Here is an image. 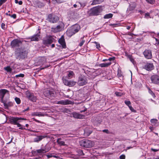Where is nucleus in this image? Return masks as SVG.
Wrapping results in <instances>:
<instances>
[{
	"instance_id": "obj_1",
	"label": "nucleus",
	"mask_w": 159,
	"mask_h": 159,
	"mask_svg": "<svg viewBox=\"0 0 159 159\" xmlns=\"http://www.w3.org/2000/svg\"><path fill=\"white\" fill-rule=\"evenodd\" d=\"M26 54V51L24 48H18L15 52V55L16 59L19 60L24 58Z\"/></svg>"
},
{
	"instance_id": "obj_2",
	"label": "nucleus",
	"mask_w": 159,
	"mask_h": 159,
	"mask_svg": "<svg viewBox=\"0 0 159 159\" xmlns=\"http://www.w3.org/2000/svg\"><path fill=\"white\" fill-rule=\"evenodd\" d=\"M80 144L81 147L89 148L92 147L94 143L93 141L90 140L84 139L80 142Z\"/></svg>"
},
{
	"instance_id": "obj_3",
	"label": "nucleus",
	"mask_w": 159,
	"mask_h": 159,
	"mask_svg": "<svg viewBox=\"0 0 159 159\" xmlns=\"http://www.w3.org/2000/svg\"><path fill=\"white\" fill-rule=\"evenodd\" d=\"M43 94L45 96L50 98V97H55V92L53 89L48 88L44 89Z\"/></svg>"
},
{
	"instance_id": "obj_4",
	"label": "nucleus",
	"mask_w": 159,
	"mask_h": 159,
	"mask_svg": "<svg viewBox=\"0 0 159 159\" xmlns=\"http://www.w3.org/2000/svg\"><path fill=\"white\" fill-rule=\"evenodd\" d=\"M102 11V7L101 6H98L95 7L90 10L89 14L90 16H97Z\"/></svg>"
},
{
	"instance_id": "obj_5",
	"label": "nucleus",
	"mask_w": 159,
	"mask_h": 159,
	"mask_svg": "<svg viewBox=\"0 0 159 159\" xmlns=\"http://www.w3.org/2000/svg\"><path fill=\"white\" fill-rule=\"evenodd\" d=\"M80 29L79 25H75L73 26L70 30H67V33L70 36H71L78 32Z\"/></svg>"
},
{
	"instance_id": "obj_6",
	"label": "nucleus",
	"mask_w": 159,
	"mask_h": 159,
	"mask_svg": "<svg viewBox=\"0 0 159 159\" xmlns=\"http://www.w3.org/2000/svg\"><path fill=\"white\" fill-rule=\"evenodd\" d=\"M88 82L87 77L84 75H80L79 77L78 84L80 86L85 85Z\"/></svg>"
},
{
	"instance_id": "obj_7",
	"label": "nucleus",
	"mask_w": 159,
	"mask_h": 159,
	"mask_svg": "<svg viewBox=\"0 0 159 159\" xmlns=\"http://www.w3.org/2000/svg\"><path fill=\"white\" fill-rule=\"evenodd\" d=\"M26 94L27 98L31 101L35 102L36 101L37 98L33 93L27 91L26 92Z\"/></svg>"
},
{
	"instance_id": "obj_8",
	"label": "nucleus",
	"mask_w": 159,
	"mask_h": 159,
	"mask_svg": "<svg viewBox=\"0 0 159 159\" xmlns=\"http://www.w3.org/2000/svg\"><path fill=\"white\" fill-rule=\"evenodd\" d=\"M48 20L51 23H56L59 20L58 17L52 14H50L48 16Z\"/></svg>"
},
{
	"instance_id": "obj_9",
	"label": "nucleus",
	"mask_w": 159,
	"mask_h": 159,
	"mask_svg": "<svg viewBox=\"0 0 159 159\" xmlns=\"http://www.w3.org/2000/svg\"><path fill=\"white\" fill-rule=\"evenodd\" d=\"M22 44L21 41L17 39H15L11 41V45L12 48H14L20 46Z\"/></svg>"
},
{
	"instance_id": "obj_10",
	"label": "nucleus",
	"mask_w": 159,
	"mask_h": 159,
	"mask_svg": "<svg viewBox=\"0 0 159 159\" xmlns=\"http://www.w3.org/2000/svg\"><path fill=\"white\" fill-rule=\"evenodd\" d=\"M152 83L157 85H159V76L157 75H152L151 77Z\"/></svg>"
},
{
	"instance_id": "obj_11",
	"label": "nucleus",
	"mask_w": 159,
	"mask_h": 159,
	"mask_svg": "<svg viewBox=\"0 0 159 159\" xmlns=\"http://www.w3.org/2000/svg\"><path fill=\"white\" fill-rule=\"evenodd\" d=\"M25 120L24 118L21 117H12L10 119V121L11 123L16 125L17 122H20V120Z\"/></svg>"
},
{
	"instance_id": "obj_12",
	"label": "nucleus",
	"mask_w": 159,
	"mask_h": 159,
	"mask_svg": "<svg viewBox=\"0 0 159 159\" xmlns=\"http://www.w3.org/2000/svg\"><path fill=\"white\" fill-rule=\"evenodd\" d=\"M143 54L145 57L148 59H150L152 58V56L151 50L146 49L143 52Z\"/></svg>"
},
{
	"instance_id": "obj_13",
	"label": "nucleus",
	"mask_w": 159,
	"mask_h": 159,
	"mask_svg": "<svg viewBox=\"0 0 159 159\" xmlns=\"http://www.w3.org/2000/svg\"><path fill=\"white\" fill-rule=\"evenodd\" d=\"M54 40L53 38L51 36H49L47 37L46 39L43 40V43L46 45L51 44L53 42Z\"/></svg>"
},
{
	"instance_id": "obj_14",
	"label": "nucleus",
	"mask_w": 159,
	"mask_h": 159,
	"mask_svg": "<svg viewBox=\"0 0 159 159\" xmlns=\"http://www.w3.org/2000/svg\"><path fill=\"white\" fill-rule=\"evenodd\" d=\"M63 82L65 85L70 87L74 86L75 85L76 83V82L73 81H69L66 79L63 80Z\"/></svg>"
},
{
	"instance_id": "obj_15",
	"label": "nucleus",
	"mask_w": 159,
	"mask_h": 159,
	"mask_svg": "<svg viewBox=\"0 0 159 159\" xmlns=\"http://www.w3.org/2000/svg\"><path fill=\"white\" fill-rule=\"evenodd\" d=\"M40 29L38 28V31H37V34L31 37L30 39L32 41H38L39 38Z\"/></svg>"
},
{
	"instance_id": "obj_16",
	"label": "nucleus",
	"mask_w": 159,
	"mask_h": 159,
	"mask_svg": "<svg viewBox=\"0 0 159 159\" xmlns=\"http://www.w3.org/2000/svg\"><path fill=\"white\" fill-rule=\"evenodd\" d=\"M154 66L152 63H147L144 65L143 68L148 71H151L154 69Z\"/></svg>"
},
{
	"instance_id": "obj_17",
	"label": "nucleus",
	"mask_w": 159,
	"mask_h": 159,
	"mask_svg": "<svg viewBox=\"0 0 159 159\" xmlns=\"http://www.w3.org/2000/svg\"><path fill=\"white\" fill-rule=\"evenodd\" d=\"M72 103V102L71 101H69V100L66 99L65 100H61L59 101H58L56 103L57 104L66 105L71 104Z\"/></svg>"
},
{
	"instance_id": "obj_18",
	"label": "nucleus",
	"mask_w": 159,
	"mask_h": 159,
	"mask_svg": "<svg viewBox=\"0 0 159 159\" xmlns=\"http://www.w3.org/2000/svg\"><path fill=\"white\" fill-rule=\"evenodd\" d=\"M59 43L62 46L63 48H66V45L65 42V40L63 36H62L58 40Z\"/></svg>"
},
{
	"instance_id": "obj_19",
	"label": "nucleus",
	"mask_w": 159,
	"mask_h": 159,
	"mask_svg": "<svg viewBox=\"0 0 159 159\" xmlns=\"http://www.w3.org/2000/svg\"><path fill=\"white\" fill-rule=\"evenodd\" d=\"M47 136L44 135H38L34 139V141L35 142H39L41 141L43 139L47 137Z\"/></svg>"
},
{
	"instance_id": "obj_20",
	"label": "nucleus",
	"mask_w": 159,
	"mask_h": 159,
	"mask_svg": "<svg viewBox=\"0 0 159 159\" xmlns=\"http://www.w3.org/2000/svg\"><path fill=\"white\" fill-rule=\"evenodd\" d=\"M74 117L77 119H82L84 117V115H81L76 112H74L73 113Z\"/></svg>"
},
{
	"instance_id": "obj_21",
	"label": "nucleus",
	"mask_w": 159,
	"mask_h": 159,
	"mask_svg": "<svg viewBox=\"0 0 159 159\" xmlns=\"http://www.w3.org/2000/svg\"><path fill=\"white\" fill-rule=\"evenodd\" d=\"M50 150L49 148H47V146H45V148H41L40 149L36 150L37 153H45L48 152Z\"/></svg>"
},
{
	"instance_id": "obj_22",
	"label": "nucleus",
	"mask_w": 159,
	"mask_h": 159,
	"mask_svg": "<svg viewBox=\"0 0 159 159\" xmlns=\"http://www.w3.org/2000/svg\"><path fill=\"white\" fill-rule=\"evenodd\" d=\"M136 6V3L134 2H131L127 9V11H133L135 9Z\"/></svg>"
},
{
	"instance_id": "obj_23",
	"label": "nucleus",
	"mask_w": 159,
	"mask_h": 159,
	"mask_svg": "<svg viewBox=\"0 0 159 159\" xmlns=\"http://www.w3.org/2000/svg\"><path fill=\"white\" fill-rule=\"evenodd\" d=\"M8 91L6 89H1L0 90V97L3 99L5 95Z\"/></svg>"
},
{
	"instance_id": "obj_24",
	"label": "nucleus",
	"mask_w": 159,
	"mask_h": 159,
	"mask_svg": "<svg viewBox=\"0 0 159 159\" xmlns=\"http://www.w3.org/2000/svg\"><path fill=\"white\" fill-rule=\"evenodd\" d=\"M4 105L5 109H7L9 107L12 106L13 104L12 102H4Z\"/></svg>"
},
{
	"instance_id": "obj_25",
	"label": "nucleus",
	"mask_w": 159,
	"mask_h": 159,
	"mask_svg": "<svg viewBox=\"0 0 159 159\" xmlns=\"http://www.w3.org/2000/svg\"><path fill=\"white\" fill-rule=\"evenodd\" d=\"M31 115L32 116H44V114H43L41 112H34L32 113Z\"/></svg>"
},
{
	"instance_id": "obj_26",
	"label": "nucleus",
	"mask_w": 159,
	"mask_h": 159,
	"mask_svg": "<svg viewBox=\"0 0 159 159\" xmlns=\"http://www.w3.org/2000/svg\"><path fill=\"white\" fill-rule=\"evenodd\" d=\"M67 72L68 73L67 77L68 79H71L74 77L75 75L73 71L70 70L67 71Z\"/></svg>"
},
{
	"instance_id": "obj_27",
	"label": "nucleus",
	"mask_w": 159,
	"mask_h": 159,
	"mask_svg": "<svg viewBox=\"0 0 159 159\" xmlns=\"http://www.w3.org/2000/svg\"><path fill=\"white\" fill-rule=\"evenodd\" d=\"M57 142L60 146H65L66 145L65 142L63 141H61V138L58 139L57 141Z\"/></svg>"
},
{
	"instance_id": "obj_28",
	"label": "nucleus",
	"mask_w": 159,
	"mask_h": 159,
	"mask_svg": "<svg viewBox=\"0 0 159 159\" xmlns=\"http://www.w3.org/2000/svg\"><path fill=\"white\" fill-rule=\"evenodd\" d=\"M86 40L84 36H83L80 39V41L79 46L80 47H81L85 42Z\"/></svg>"
},
{
	"instance_id": "obj_29",
	"label": "nucleus",
	"mask_w": 159,
	"mask_h": 159,
	"mask_svg": "<svg viewBox=\"0 0 159 159\" xmlns=\"http://www.w3.org/2000/svg\"><path fill=\"white\" fill-rule=\"evenodd\" d=\"M111 64V62H109L107 63H103L99 64V66L101 67H107L110 66Z\"/></svg>"
},
{
	"instance_id": "obj_30",
	"label": "nucleus",
	"mask_w": 159,
	"mask_h": 159,
	"mask_svg": "<svg viewBox=\"0 0 159 159\" xmlns=\"http://www.w3.org/2000/svg\"><path fill=\"white\" fill-rule=\"evenodd\" d=\"M158 120L156 119H152L150 120L151 123L152 124L153 126H156V124L157 123Z\"/></svg>"
},
{
	"instance_id": "obj_31",
	"label": "nucleus",
	"mask_w": 159,
	"mask_h": 159,
	"mask_svg": "<svg viewBox=\"0 0 159 159\" xmlns=\"http://www.w3.org/2000/svg\"><path fill=\"white\" fill-rule=\"evenodd\" d=\"M101 2V0H93L91 4V5H95L100 4Z\"/></svg>"
},
{
	"instance_id": "obj_32",
	"label": "nucleus",
	"mask_w": 159,
	"mask_h": 159,
	"mask_svg": "<svg viewBox=\"0 0 159 159\" xmlns=\"http://www.w3.org/2000/svg\"><path fill=\"white\" fill-rule=\"evenodd\" d=\"M113 16V14L111 13H109L108 14L105 15L104 17L105 19H109L111 18Z\"/></svg>"
},
{
	"instance_id": "obj_33",
	"label": "nucleus",
	"mask_w": 159,
	"mask_h": 159,
	"mask_svg": "<svg viewBox=\"0 0 159 159\" xmlns=\"http://www.w3.org/2000/svg\"><path fill=\"white\" fill-rule=\"evenodd\" d=\"M4 69L7 72H11L12 71V69L9 66H8L4 68Z\"/></svg>"
},
{
	"instance_id": "obj_34",
	"label": "nucleus",
	"mask_w": 159,
	"mask_h": 159,
	"mask_svg": "<svg viewBox=\"0 0 159 159\" xmlns=\"http://www.w3.org/2000/svg\"><path fill=\"white\" fill-rule=\"evenodd\" d=\"M129 58L130 61L134 65L136 64V62L134 59L133 58L132 56L131 55H129L128 56Z\"/></svg>"
},
{
	"instance_id": "obj_35",
	"label": "nucleus",
	"mask_w": 159,
	"mask_h": 159,
	"mask_svg": "<svg viewBox=\"0 0 159 159\" xmlns=\"http://www.w3.org/2000/svg\"><path fill=\"white\" fill-rule=\"evenodd\" d=\"M91 133L92 131L91 130H90L88 132H87L86 129H85L84 130V134L85 136H89Z\"/></svg>"
},
{
	"instance_id": "obj_36",
	"label": "nucleus",
	"mask_w": 159,
	"mask_h": 159,
	"mask_svg": "<svg viewBox=\"0 0 159 159\" xmlns=\"http://www.w3.org/2000/svg\"><path fill=\"white\" fill-rule=\"evenodd\" d=\"M15 100L18 104H19L21 102V100L19 98L17 97H16L15 98Z\"/></svg>"
},
{
	"instance_id": "obj_37",
	"label": "nucleus",
	"mask_w": 159,
	"mask_h": 159,
	"mask_svg": "<svg viewBox=\"0 0 159 159\" xmlns=\"http://www.w3.org/2000/svg\"><path fill=\"white\" fill-rule=\"evenodd\" d=\"M6 15H8L10 16L11 17L14 18L16 19V14H13L12 15H11L10 14H8L7 13L6 14Z\"/></svg>"
},
{
	"instance_id": "obj_38",
	"label": "nucleus",
	"mask_w": 159,
	"mask_h": 159,
	"mask_svg": "<svg viewBox=\"0 0 159 159\" xmlns=\"http://www.w3.org/2000/svg\"><path fill=\"white\" fill-rule=\"evenodd\" d=\"M148 92L150 94L152 97H155V95L153 92L150 89H148Z\"/></svg>"
},
{
	"instance_id": "obj_39",
	"label": "nucleus",
	"mask_w": 159,
	"mask_h": 159,
	"mask_svg": "<svg viewBox=\"0 0 159 159\" xmlns=\"http://www.w3.org/2000/svg\"><path fill=\"white\" fill-rule=\"evenodd\" d=\"M24 76V75L23 74H20L19 75H16L15 76V77L16 78H18V77H23Z\"/></svg>"
},
{
	"instance_id": "obj_40",
	"label": "nucleus",
	"mask_w": 159,
	"mask_h": 159,
	"mask_svg": "<svg viewBox=\"0 0 159 159\" xmlns=\"http://www.w3.org/2000/svg\"><path fill=\"white\" fill-rule=\"evenodd\" d=\"M125 103L127 105L128 107L130 106L131 102L129 101H125Z\"/></svg>"
},
{
	"instance_id": "obj_41",
	"label": "nucleus",
	"mask_w": 159,
	"mask_h": 159,
	"mask_svg": "<svg viewBox=\"0 0 159 159\" xmlns=\"http://www.w3.org/2000/svg\"><path fill=\"white\" fill-rule=\"evenodd\" d=\"M146 1L151 4H153L155 2V0H146Z\"/></svg>"
},
{
	"instance_id": "obj_42",
	"label": "nucleus",
	"mask_w": 159,
	"mask_h": 159,
	"mask_svg": "<svg viewBox=\"0 0 159 159\" xmlns=\"http://www.w3.org/2000/svg\"><path fill=\"white\" fill-rule=\"evenodd\" d=\"M129 109L132 112H136V110L134 109V108L132 107L130 105L129 107Z\"/></svg>"
},
{
	"instance_id": "obj_43",
	"label": "nucleus",
	"mask_w": 159,
	"mask_h": 159,
	"mask_svg": "<svg viewBox=\"0 0 159 159\" xmlns=\"http://www.w3.org/2000/svg\"><path fill=\"white\" fill-rule=\"evenodd\" d=\"M93 43L96 44L97 48L99 49L100 48V46L99 43L96 42H94Z\"/></svg>"
},
{
	"instance_id": "obj_44",
	"label": "nucleus",
	"mask_w": 159,
	"mask_h": 159,
	"mask_svg": "<svg viewBox=\"0 0 159 159\" xmlns=\"http://www.w3.org/2000/svg\"><path fill=\"white\" fill-rule=\"evenodd\" d=\"M149 16H150V14H149V13H147L145 14V16H144L145 18L147 19H148L149 17Z\"/></svg>"
},
{
	"instance_id": "obj_45",
	"label": "nucleus",
	"mask_w": 159,
	"mask_h": 159,
	"mask_svg": "<svg viewBox=\"0 0 159 159\" xmlns=\"http://www.w3.org/2000/svg\"><path fill=\"white\" fill-rule=\"evenodd\" d=\"M61 29V26L60 25H57V27L55 28L57 30V31H60V30Z\"/></svg>"
},
{
	"instance_id": "obj_46",
	"label": "nucleus",
	"mask_w": 159,
	"mask_h": 159,
	"mask_svg": "<svg viewBox=\"0 0 159 159\" xmlns=\"http://www.w3.org/2000/svg\"><path fill=\"white\" fill-rule=\"evenodd\" d=\"M102 131L103 132L107 134H110V132L107 129H105L103 130H102Z\"/></svg>"
},
{
	"instance_id": "obj_47",
	"label": "nucleus",
	"mask_w": 159,
	"mask_h": 159,
	"mask_svg": "<svg viewBox=\"0 0 159 159\" xmlns=\"http://www.w3.org/2000/svg\"><path fill=\"white\" fill-rule=\"evenodd\" d=\"M7 0H0V6H1L2 4L4 3Z\"/></svg>"
},
{
	"instance_id": "obj_48",
	"label": "nucleus",
	"mask_w": 159,
	"mask_h": 159,
	"mask_svg": "<svg viewBox=\"0 0 159 159\" xmlns=\"http://www.w3.org/2000/svg\"><path fill=\"white\" fill-rule=\"evenodd\" d=\"M125 155L124 154H122L120 155V156L119 158L120 159H125Z\"/></svg>"
},
{
	"instance_id": "obj_49",
	"label": "nucleus",
	"mask_w": 159,
	"mask_h": 159,
	"mask_svg": "<svg viewBox=\"0 0 159 159\" xmlns=\"http://www.w3.org/2000/svg\"><path fill=\"white\" fill-rule=\"evenodd\" d=\"M1 28L3 30H5L6 29L5 25L4 23H2L1 24Z\"/></svg>"
},
{
	"instance_id": "obj_50",
	"label": "nucleus",
	"mask_w": 159,
	"mask_h": 159,
	"mask_svg": "<svg viewBox=\"0 0 159 159\" xmlns=\"http://www.w3.org/2000/svg\"><path fill=\"white\" fill-rule=\"evenodd\" d=\"M151 150L153 152H157V151H158L159 150L158 149H154L153 148H151Z\"/></svg>"
},
{
	"instance_id": "obj_51",
	"label": "nucleus",
	"mask_w": 159,
	"mask_h": 159,
	"mask_svg": "<svg viewBox=\"0 0 159 159\" xmlns=\"http://www.w3.org/2000/svg\"><path fill=\"white\" fill-rule=\"evenodd\" d=\"M79 154H80L81 156L83 155H84L83 151L81 150L79 151Z\"/></svg>"
},
{
	"instance_id": "obj_52",
	"label": "nucleus",
	"mask_w": 159,
	"mask_h": 159,
	"mask_svg": "<svg viewBox=\"0 0 159 159\" xmlns=\"http://www.w3.org/2000/svg\"><path fill=\"white\" fill-rule=\"evenodd\" d=\"M116 95L117 96H121V93H120L116 92L115 93Z\"/></svg>"
},
{
	"instance_id": "obj_53",
	"label": "nucleus",
	"mask_w": 159,
	"mask_h": 159,
	"mask_svg": "<svg viewBox=\"0 0 159 159\" xmlns=\"http://www.w3.org/2000/svg\"><path fill=\"white\" fill-rule=\"evenodd\" d=\"M19 129H25V130H27V129H26L24 127H22V126H21V127H20L19 128Z\"/></svg>"
},
{
	"instance_id": "obj_54",
	"label": "nucleus",
	"mask_w": 159,
	"mask_h": 159,
	"mask_svg": "<svg viewBox=\"0 0 159 159\" xmlns=\"http://www.w3.org/2000/svg\"><path fill=\"white\" fill-rule=\"evenodd\" d=\"M138 11V12L140 13L141 14H142L144 13V12L141 10H139Z\"/></svg>"
},
{
	"instance_id": "obj_55",
	"label": "nucleus",
	"mask_w": 159,
	"mask_h": 159,
	"mask_svg": "<svg viewBox=\"0 0 159 159\" xmlns=\"http://www.w3.org/2000/svg\"><path fill=\"white\" fill-rule=\"evenodd\" d=\"M19 122H17V124H16V125H17V126L18 127H21L22 125L21 124L18 123Z\"/></svg>"
},
{
	"instance_id": "obj_56",
	"label": "nucleus",
	"mask_w": 159,
	"mask_h": 159,
	"mask_svg": "<svg viewBox=\"0 0 159 159\" xmlns=\"http://www.w3.org/2000/svg\"><path fill=\"white\" fill-rule=\"evenodd\" d=\"M34 120L35 121L39 122V123H41L39 120H37L36 119H35L34 118H33Z\"/></svg>"
},
{
	"instance_id": "obj_57",
	"label": "nucleus",
	"mask_w": 159,
	"mask_h": 159,
	"mask_svg": "<svg viewBox=\"0 0 159 159\" xmlns=\"http://www.w3.org/2000/svg\"><path fill=\"white\" fill-rule=\"evenodd\" d=\"M149 128L151 131H152L154 129V128L150 126L149 127Z\"/></svg>"
},
{
	"instance_id": "obj_58",
	"label": "nucleus",
	"mask_w": 159,
	"mask_h": 159,
	"mask_svg": "<svg viewBox=\"0 0 159 159\" xmlns=\"http://www.w3.org/2000/svg\"><path fill=\"white\" fill-rule=\"evenodd\" d=\"M18 3L19 5H21L22 4V2L21 1H20L19 2H18Z\"/></svg>"
},
{
	"instance_id": "obj_59",
	"label": "nucleus",
	"mask_w": 159,
	"mask_h": 159,
	"mask_svg": "<svg viewBox=\"0 0 159 159\" xmlns=\"http://www.w3.org/2000/svg\"><path fill=\"white\" fill-rule=\"evenodd\" d=\"M126 29L127 30H129L130 29V27L129 26H126Z\"/></svg>"
},
{
	"instance_id": "obj_60",
	"label": "nucleus",
	"mask_w": 159,
	"mask_h": 159,
	"mask_svg": "<svg viewBox=\"0 0 159 159\" xmlns=\"http://www.w3.org/2000/svg\"><path fill=\"white\" fill-rule=\"evenodd\" d=\"M52 156H50V155H47V157H48V158H49L50 157H52Z\"/></svg>"
},
{
	"instance_id": "obj_61",
	"label": "nucleus",
	"mask_w": 159,
	"mask_h": 159,
	"mask_svg": "<svg viewBox=\"0 0 159 159\" xmlns=\"http://www.w3.org/2000/svg\"><path fill=\"white\" fill-rule=\"evenodd\" d=\"M73 6L75 8H76L77 7V5L76 4H75Z\"/></svg>"
},
{
	"instance_id": "obj_62",
	"label": "nucleus",
	"mask_w": 159,
	"mask_h": 159,
	"mask_svg": "<svg viewBox=\"0 0 159 159\" xmlns=\"http://www.w3.org/2000/svg\"><path fill=\"white\" fill-rule=\"evenodd\" d=\"M55 47V44H52L51 45V47L52 48H53Z\"/></svg>"
},
{
	"instance_id": "obj_63",
	"label": "nucleus",
	"mask_w": 159,
	"mask_h": 159,
	"mask_svg": "<svg viewBox=\"0 0 159 159\" xmlns=\"http://www.w3.org/2000/svg\"><path fill=\"white\" fill-rule=\"evenodd\" d=\"M29 107H28L27 109H25V111H28V110H29Z\"/></svg>"
},
{
	"instance_id": "obj_64",
	"label": "nucleus",
	"mask_w": 159,
	"mask_h": 159,
	"mask_svg": "<svg viewBox=\"0 0 159 159\" xmlns=\"http://www.w3.org/2000/svg\"><path fill=\"white\" fill-rule=\"evenodd\" d=\"M15 2L16 3H18V0H15Z\"/></svg>"
}]
</instances>
